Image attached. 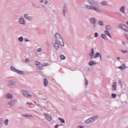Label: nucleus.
I'll use <instances>...</instances> for the list:
<instances>
[{"mask_svg": "<svg viewBox=\"0 0 128 128\" xmlns=\"http://www.w3.org/2000/svg\"><path fill=\"white\" fill-rule=\"evenodd\" d=\"M16 84H17L16 80H10L8 81L7 83V85L10 87H12L16 86Z\"/></svg>", "mask_w": 128, "mask_h": 128, "instance_id": "nucleus-5", "label": "nucleus"}, {"mask_svg": "<svg viewBox=\"0 0 128 128\" xmlns=\"http://www.w3.org/2000/svg\"><path fill=\"white\" fill-rule=\"evenodd\" d=\"M19 42H24V37L20 36L18 38Z\"/></svg>", "mask_w": 128, "mask_h": 128, "instance_id": "nucleus-35", "label": "nucleus"}, {"mask_svg": "<svg viewBox=\"0 0 128 128\" xmlns=\"http://www.w3.org/2000/svg\"><path fill=\"white\" fill-rule=\"evenodd\" d=\"M98 118H100V116H98V115H95V116H94L90 118L88 120H86L84 121V122L86 124H92V123L94 122H96V120H98Z\"/></svg>", "mask_w": 128, "mask_h": 128, "instance_id": "nucleus-2", "label": "nucleus"}, {"mask_svg": "<svg viewBox=\"0 0 128 128\" xmlns=\"http://www.w3.org/2000/svg\"><path fill=\"white\" fill-rule=\"evenodd\" d=\"M39 2L41 4H44L46 5V4H48V1L46 0H40Z\"/></svg>", "mask_w": 128, "mask_h": 128, "instance_id": "nucleus-19", "label": "nucleus"}, {"mask_svg": "<svg viewBox=\"0 0 128 128\" xmlns=\"http://www.w3.org/2000/svg\"><path fill=\"white\" fill-rule=\"evenodd\" d=\"M18 22L20 24H22V26H26V20L24 18L21 17L18 18Z\"/></svg>", "mask_w": 128, "mask_h": 128, "instance_id": "nucleus-8", "label": "nucleus"}, {"mask_svg": "<svg viewBox=\"0 0 128 128\" xmlns=\"http://www.w3.org/2000/svg\"><path fill=\"white\" fill-rule=\"evenodd\" d=\"M117 60H120V58L118 57V58H117Z\"/></svg>", "mask_w": 128, "mask_h": 128, "instance_id": "nucleus-48", "label": "nucleus"}, {"mask_svg": "<svg viewBox=\"0 0 128 128\" xmlns=\"http://www.w3.org/2000/svg\"><path fill=\"white\" fill-rule=\"evenodd\" d=\"M106 30H109L110 32L112 30V26L110 25H107L106 26Z\"/></svg>", "mask_w": 128, "mask_h": 128, "instance_id": "nucleus-26", "label": "nucleus"}, {"mask_svg": "<svg viewBox=\"0 0 128 128\" xmlns=\"http://www.w3.org/2000/svg\"><path fill=\"white\" fill-rule=\"evenodd\" d=\"M87 2L88 4L85 5L87 10L94 12H96V14H102V9H100V5H98V3L96 2V0H88Z\"/></svg>", "mask_w": 128, "mask_h": 128, "instance_id": "nucleus-1", "label": "nucleus"}, {"mask_svg": "<svg viewBox=\"0 0 128 128\" xmlns=\"http://www.w3.org/2000/svg\"><path fill=\"white\" fill-rule=\"evenodd\" d=\"M26 62H30V58H26L25 60Z\"/></svg>", "mask_w": 128, "mask_h": 128, "instance_id": "nucleus-45", "label": "nucleus"}, {"mask_svg": "<svg viewBox=\"0 0 128 128\" xmlns=\"http://www.w3.org/2000/svg\"><path fill=\"white\" fill-rule=\"evenodd\" d=\"M58 128V124H57L55 126V128Z\"/></svg>", "mask_w": 128, "mask_h": 128, "instance_id": "nucleus-49", "label": "nucleus"}, {"mask_svg": "<svg viewBox=\"0 0 128 128\" xmlns=\"http://www.w3.org/2000/svg\"><path fill=\"white\" fill-rule=\"evenodd\" d=\"M104 34H106V36H110V38H112V35H110V30H105L104 31Z\"/></svg>", "mask_w": 128, "mask_h": 128, "instance_id": "nucleus-21", "label": "nucleus"}, {"mask_svg": "<svg viewBox=\"0 0 128 128\" xmlns=\"http://www.w3.org/2000/svg\"><path fill=\"white\" fill-rule=\"evenodd\" d=\"M118 84H119V86H120L121 88H122V80H120L118 82Z\"/></svg>", "mask_w": 128, "mask_h": 128, "instance_id": "nucleus-28", "label": "nucleus"}, {"mask_svg": "<svg viewBox=\"0 0 128 128\" xmlns=\"http://www.w3.org/2000/svg\"><path fill=\"white\" fill-rule=\"evenodd\" d=\"M98 24H99L100 26H102L104 25V22L102 21V20L99 21L98 22Z\"/></svg>", "mask_w": 128, "mask_h": 128, "instance_id": "nucleus-31", "label": "nucleus"}, {"mask_svg": "<svg viewBox=\"0 0 128 128\" xmlns=\"http://www.w3.org/2000/svg\"><path fill=\"white\" fill-rule=\"evenodd\" d=\"M118 28H122V30H124L125 32H128V26L126 25L120 24Z\"/></svg>", "mask_w": 128, "mask_h": 128, "instance_id": "nucleus-13", "label": "nucleus"}, {"mask_svg": "<svg viewBox=\"0 0 128 128\" xmlns=\"http://www.w3.org/2000/svg\"><path fill=\"white\" fill-rule=\"evenodd\" d=\"M84 81H85L84 85L88 86V80H86V78H85Z\"/></svg>", "mask_w": 128, "mask_h": 128, "instance_id": "nucleus-36", "label": "nucleus"}, {"mask_svg": "<svg viewBox=\"0 0 128 128\" xmlns=\"http://www.w3.org/2000/svg\"><path fill=\"white\" fill-rule=\"evenodd\" d=\"M77 128H84V126H78Z\"/></svg>", "mask_w": 128, "mask_h": 128, "instance_id": "nucleus-42", "label": "nucleus"}, {"mask_svg": "<svg viewBox=\"0 0 128 128\" xmlns=\"http://www.w3.org/2000/svg\"><path fill=\"white\" fill-rule=\"evenodd\" d=\"M41 110H42V109H41Z\"/></svg>", "mask_w": 128, "mask_h": 128, "instance_id": "nucleus-57", "label": "nucleus"}, {"mask_svg": "<svg viewBox=\"0 0 128 128\" xmlns=\"http://www.w3.org/2000/svg\"><path fill=\"white\" fill-rule=\"evenodd\" d=\"M100 58V60L102 61V54L99 56Z\"/></svg>", "mask_w": 128, "mask_h": 128, "instance_id": "nucleus-47", "label": "nucleus"}, {"mask_svg": "<svg viewBox=\"0 0 128 128\" xmlns=\"http://www.w3.org/2000/svg\"><path fill=\"white\" fill-rule=\"evenodd\" d=\"M25 42H30V40H28V39H26L25 40Z\"/></svg>", "mask_w": 128, "mask_h": 128, "instance_id": "nucleus-50", "label": "nucleus"}, {"mask_svg": "<svg viewBox=\"0 0 128 128\" xmlns=\"http://www.w3.org/2000/svg\"><path fill=\"white\" fill-rule=\"evenodd\" d=\"M96 18H90V22H91L92 24H94L93 28H96Z\"/></svg>", "mask_w": 128, "mask_h": 128, "instance_id": "nucleus-11", "label": "nucleus"}, {"mask_svg": "<svg viewBox=\"0 0 128 128\" xmlns=\"http://www.w3.org/2000/svg\"><path fill=\"white\" fill-rule=\"evenodd\" d=\"M4 98L6 100H12L14 98V95L12 94H10V93H7L4 95Z\"/></svg>", "mask_w": 128, "mask_h": 128, "instance_id": "nucleus-10", "label": "nucleus"}, {"mask_svg": "<svg viewBox=\"0 0 128 128\" xmlns=\"http://www.w3.org/2000/svg\"><path fill=\"white\" fill-rule=\"evenodd\" d=\"M23 116H24V118H34V116H32V115L29 114H24Z\"/></svg>", "mask_w": 128, "mask_h": 128, "instance_id": "nucleus-27", "label": "nucleus"}, {"mask_svg": "<svg viewBox=\"0 0 128 128\" xmlns=\"http://www.w3.org/2000/svg\"><path fill=\"white\" fill-rule=\"evenodd\" d=\"M60 60H66V56H64V54L60 55Z\"/></svg>", "mask_w": 128, "mask_h": 128, "instance_id": "nucleus-32", "label": "nucleus"}, {"mask_svg": "<svg viewBox=\"0 0 128 128\" xmlns=\"http://www.w3.org/2000/svg\"><path fill=\"white\" fill-rule=\"evenodd\" d=\"M94 48H92L91 49V52L89 54V56H90V58H90V60H92V58H94Z\"/></svg>", "mask_w": 128, "mask_h": 128, "instance_id": "nucleus-16", "label": "nucleus"}, {"mask_svg": "<svg viewBox=\"0 0 128 128\" xmlns=\"http://www.w3.org/2000/svg\"><path fill=\"white\" fill-rule=\"evenodd\" d=\"M24 18L26 20H28V22H32V20H34V18H32V16H29L27 14H24Z\"/></svg>", "mask_w": 128, "mask_h": 128, "instance_id": "nucleus-7", "label": "nucleus"}, {"mask_svg": "<svg viewBox=\"0 0 128 128\" xmlns=\"http://www.w3.org/2000/svg\"><path fill=\"white\" fill-rule=\"evenodd\" d=\"M44 114L46 118V120L48 121V122H52V116L48 115V114L46 113H44Z\"/></svg>", "mask_w": 128, "mask_h": 128, "instance_id": "nucleus-15", "label": "nucleus"}, {"mask_svg": "<svg viewBox=\"0 0 128 128\" xmlns=\"http://www.w3.org/2000/svg\"><path fill=\"white\" fill-rule=\"evenodd\" d=\"M100 55V54L99 52H96L94 56V58H98Z\"/></svg>", "mask_w": 128, "mask_h": 128, "instance_id": "nucleus-29", "label": "nucleus"}, {"mask_svg": "<svg viewBox=\"0 0 128 128\" xmlns=\"http://www.w3.org/2000/svg\"><path fill=\"white\" fill-rule=\"evenodd\" d=\"M124 10H126V6H123L120 8V11L122 12V14H126L124 12Z\"/></svg>", "mask_w": 128, "mask_h": 128, "instance_id": "nucleus-20", "label": "nucleus"}, {"mask_svg": "<svg viewBox=\"0 0 128 128\" xmlns=\"http://www.w3.org/2000/svg\"><path fill=\"white\" fill-rule=\"evenodd\" d=\"M68 12V8H66V6L64 5L63 8L62 10V14L64 16H66V14Z\"/></svg>", "mask_w": 128, "mask_h": 128, "instance_id": "nucleus-17", "label": "nucleus"}, {"mask_svg": "<svg viewBox=\"0 0 128 128\" xmlns=\"http://www.w3.org/2000/svg\"><path fill=\"white\" fill-rule=\"evenodd\" d=\"M4 124H5V126H8V119H6L4 121Z\"/></svg>", "mask_w": 128, "mask_h": 128, "instance_id": "nucleus-34", "label": "nucleus"}, {"mask_svg": "<svg viewBox=\"0 0 128 128\" xmlns=\"http://www.w3.org/2000/svg\"><path fill=\"white\" fill-rule=\"evenodd\" d=\"M122 44H126V42H122Z\"/></svg>", "mask_w": 128, "mask_h": 128, "instance_id": "nucleus-52", "label": "nucleus"}, {"mask_svg": "<svg viewBox=\"0 0 128 128\" xmlns=\"http://www.w3.org/2000/svg\"><path fill=\"white\" fill-rule=\"evenodd\" d=\"M58 120H60V122H62V124H66V122L64 121V120L61 118H58Z\"/></svg>", "mask_w": 128, "mask_h": 128, "instance_id": "nucleus-30", "label": "nucleus"}, {"mask_svg": "<svg viewBox=\"0 0 128 128\" xmlns=\"http://www.w3.org/2000/svg\"><path fill=\"white\" fill-rule=\"evenodd\" d=\"M101 38H103V40H108V36L106 34H101Z\"/></svg>", "mask_w": 128, "mask_h": 128, "instance_id": "nucleus-23", "label": "nucleus"}, {"mask_svg": "<svg viewBox=\"0 0 128 128\" xmlns=\"http://www.w3.org/2000/svg\"><path fill=\"white\" fill-rule=\"evenodd\" d=\"M106 58L108 60L110 59V55H107Z\"/></svg>", "mask_w": 128, "mask_h": 128, "instance_id": "nucleus-44", "label": "nucleus"}, {"mask_svg": "<svg viewBox=\"0 0 128 128\" xmlns=\"http://www.w3.org/2000/svg\"><path fill=\"white\" fill-rule=\"evenodd\" d=\"M37 52H42V48H38Z\"/></svg>", "mask_w": 128, "mask_h": 128, "instance_id": "nucleus-43", "label": "nucleus"}, {"mask_svg": "<svg viewBox=\"0 0 128 128\" xmlns=\"http://www.w3.org/2000/svg\"><path fill=\"white\" fill-rule=\"evenodd\" d=\"M120 52L123 54H128V50H120Z\"/></svg>", "mask_w": 128, "mask_h": 128, "instance_id": "nucleus-38", "label": "nucleus"}, {"mask_svg": "<svg viewBox=\"0 0 128 128\" xmlns=\"http://www.w3.org/2000/svg\"><path fill=\"white\" fill-rule=\"evenodd\" d=\"M102 6H108V3L106 2H102Z\"/></svg>", "mask_w": 128, "mask_h": 128, "instance_id": "nucleus-40", "label": "nucleus"}, {"mask_svg": "<svg viewBox=\"0 0 128 128\" xmlns=\"http://www.w3.org/2000/svg\"><path fill=\"white\" fill-rule=\"evenodd\" d=\"M55 37L56 40V42H58L60 46H64V42L62 40V38L60 36V34L58 33H56L55 34Z\"/></svg>", "mask_w": 128, "mask_h": 128, "instance_id": "nucleus-3", "label": "nucleus"}, {"mask_svg": "<svg viewBox=\"0 0 128 128\" xmlns=\"http://www.w3.org/2000/svg\"><path fill=\"white\" fill-rule=\"evenodd\" d=\"M98 32L94 33V38H98Z\"/></svg>", "mask_w": 128, "mask_h": 128, "instance_id": "nucleus-41", "label": "nucleus"}, {"mask_svg": "<svg viewBox=\"0 0 128 128\" xmlns=\"http://www.w3.org/2000/svg\"><path fill=\"white\" fill-rule=\"evenodd\" d=\"M22 94L23 96H26V98H32V96L30 94V93L28 91L23 90L22 92Z\"/></svg>", "mask_w": 128, "mask_h": 128, "instance_id": "nucleus-9", "label": "nucleus"}, {"mask_svg": "<svg viewBox=\"0 0 128 128\" xmlns=\"http://www.w3.org/2000/svg\"><path fill=\"white\" fill-rule=\"evenodd\" d=\"M10 70L12 72H15L18 74H21L22 76H24V71L18 70L14 66H10Z\"/></svg>", "mask_w": 128, "mask_h": 128, "instance_id": "nucleus-4", "label": "nucleus"}, {"mask_svg": "<svg viewBox=\"0 0 128 128\" xmlns=\"http://www.w3.org/2000/svg\"><path fill=\"white\" fill-rule=\"evenodd\" d=\"M116 82H114L112 85V90H116Z\"/></svg>", "mask_w": 128, "mask_h": 128, "instance_id": "nucleus-22", "label": "nucleus"}, {"mask_svg": "<svg viewBox=\"0 0 128 128\" xmlns=\"http://www.w3.org/2000/svg\"><path fill=\"white\" fill-rule=\"evenodd\" d=\"M17 100L16 99L12 100L8 102V106H14L16 104Z\"/></svg>", "mask_w": 128, "mask_h": 128, "instance_id": "nucleus-12", "label": "nucleus"}, {"mask_svg": "<svg viewBox=\"0 0 128 128\" xmlns=\"http://www.w3.org/2000/svg\"><path fill=\"white\" fill-rule=\"evenodd\" d=\"M52 44L56 50H60V44H58V42L56 41V40H54L52 42Z\"/></svg>", "mask_w": 128, "mask_h": 128, "instance_id": "nucleus-6", "label": "nucleus"}, {"mask_svg": "<svg viewBox=\"0 0 128 128\" xmlns=\"http://www.w3.org/2000/svg\"><path fill=\"white\" fill-rule=\"evenodd\" d=\"M44 86H48V79L44 78Z\"/></svg>", "mask_w": 128, "mask_h": 128, "instance_id": "nucleus-24", "label": "nucleus"}, {"mask_svg": "<svg viewBox=\"0 0 128 128\" xmlns=\"http://www.w3.org/2000/svg\"><path fill=\"white\" fill-rule=\"evenodd\" d=\"M34 103L36 104V102L34 101Z\"/></svg>", "mask_w": 128, "mask_h": 128, "instance_id": "nucleus-54", "label": "nucleus"}, {"mask_svg": "<svg viewBox=\"0 0 128 128\" xmlns=\"http://www.w3.org/2000/svg\"><path fill=\"white\" fill-rule=\"evenodd\" d=\"M38 74H40V72H40V71H38Z\"/></svg>", "mask_w": 128, "mask_h": 128, "instance_id": "nucleus-53", "label": "nucleus"}, {"mask_svg": "<svg viewBox=\"0 0 128 128\" xmlns=\"http://www.w3.org/2000/svg\"><path fill=\"white\" fill-rule=\"evenodd\" d=\"M112 96L113 98H116V94H112Z\"/></svg>", "mask_w": 128, "mask_h": 128, "instance_id": "nucleus-39", "label": "nucleus"}, {"mask_svg": "<svg viewBox=\"0 0 128 128\" xmlns=\"http://www.w3.org/2000/svg\"><path fill=\"white\" fill-rule=\"evenodd\" d=\"M36 104V106H40V104Z\"/></svg>", "mask_w": 128, "mask_h": 128, "instance_id": "nucleus-51", "label": "nucleus"}, {"mask_svg": "<svg viewBox=\"0 0 128 128\" xmlns=\"http://www.w3.org/2000/svg\"><path fill=\"white\" fill-rule=\"evenodd\" d=\"M118 68L119 70H126V68H128V67H126V64H122V66H118Z\"/></svg>", "mask_w": 128, "mask_h": 128, "instance_id": "nucleus-18", "label": "nucleus"}, {"mask_svg": "<svg viewBox=\"0 0 128 128\" xmlns=\"http://www.w3.org/2000/svg\"><path fill=\"white\" fill-rule=\"evenodd\" d=\"M27 106H28V108H32V106H32V103L30 102H28L26 103Z\"/></svg>", "mask_w": 128, "mask_h": 128, "instance_id": "nucleus-33", "label": "nucleus"}, {"mask_svg": "<svg viewBox=\"0 0 128 128\" xmlns=\"http://www.w3.org/2000/svg\"><path fill=\"white\" fill-rule=\"evenodd\" d=\"M46 102V104H48V101H47V102Z\"/></svg>", "mask_w": 128, "mask_h": 128, "instance_id": "nucleus-56", "label": "nucleus"}, {"mask_svg": "<svg viewBox=\"0 0 128 128\" xmlns=\"http://www.w3.org/2000/svg\"><path fill=\"white\" fill-rule=\"evenodd\" d=\"M42 64V66H50L48 63H43Z\"/></svg>", "mask_w": 128, "mask_h": 128, "instance_id": "nucleus-37", "label": "nucleus"}, {"mask_svg": "<svg viewBox=\"0 0 128 128\" xmlns=\"http://www.w3.org/2000/svg\"><path fill=\"white\" fill-rule=\"evenodd\" d=\"M42 6H43V7H44V5H42Z\"/></svg>", "mask_w": 128, "mask_h": 128, "instance_id": "nucleus-55", "label": "nucleus"}, {"mask_svg": "<svg viewBox=\"0 0 128 128\" xmlns=\"http://www.w3.org/2000/svg\"><path fill=\"white\" fill-rule=\"evenodd\" d=\"M88 66H96V64H98V62L96 60H90L88 63Z\"/></svg>", "mask_w": 128, "mask_h": 128, "instance_id": "nucleus-14", "label": "nucleus"}, {"mask_svg": "<svg viewBox=\"0 0 128 128\" xmlns=\"http://www.w3.org/2000/svg\"><path fill=\"white\" fill-rule=\"evenodd\" d=\"M41 64L40 62H36V66H38V64Z\"/></svg>", "mask_w": 128, "mask_h": 128, "instance_id": "nucleus-46", "label": "nucleus"}, {"mask_svg": "<svg viewBox=\"0 0 128 128\" xmlns=\"http://www.w3.org/2000/svg\"><path fill=\"white\" fill-rule=\"evenodd\" d=\"M36 68H38V70H42L43 68L42 64H37Z\"/></svg>", "mask_w": 128, "mask_h": 128, "instance_id": "nucleus-25", "label": "nucleus"}]
</instances>
